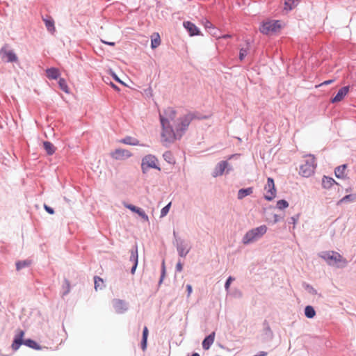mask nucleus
I'll return each instance as SVG.
<instances>
[{"label":"nucleus","instance_id":"f257e3e1","mask_svg":"<svg viewBox=\"0 0 356 356\" xmlns=\"http://www.w3.org/2000/svg\"><path fill=\"white\" fill-rule=\"evenodd\" d=\"M176 115V111L171 107L165 108L163 113H159L162 127L161 138L163 143H172L175 140V130L170 122L175 120Z\"/></svg>","mask_w":356,"mask_h":356},{"label":"nucleus","instance_id":"f03ea898","mask_svg":"<svg viewBox=\"0 0 356 356\" xmlns=\"http://www.w3.org/2000/svg\"><path fill=\"white\" fill-rule=\"evenodd\" d=\"M24 335V331L22 330H17V334H15L13 343L12 348L13 350H17L19 349L21 345L24 344L25 346L31 348L34 350H40L41 346L34 340L28 339H23V337Z\"/></svg>","mask_w":356,"mask_h":356},{"label":"nucleus","instance_id":"7ed1b4c3","mask_svg":"<svg viewBox=\"0 0 356 356\" xmlns=\"http://www.w3.org/2000/svg\"><path fill=\"white\" fill-rule=\"evenodd\" d=\"M320 257L323 259L328 265L343 267L347 264V261L339 253L334 251H325L321 252Z\"/></svg>","mask_w":356,"mask_h":356},{"label":"nucleus","instance_id":"20e7f679","mask_svg":"<svg viewBox=\"0 0 356 356\" xmlns=\"http://www.w3.org/2000/svg\"><path fill=\"white\" fill-rule=\"evenodd\" d=\"M195 118L194 113H188L186 115L179 118L175 125V140L180 139L185 131L187 130L191 121Z\"/></svg>","mask_w":356,"mask_h":356},{"label":"nucleus","instance_id":"39448f33","mask_svg":"<svg viewBox=\"0 0 356 356\" xmlns=\"http://www.w3.org/2000/svg\"><path fill=\"white\" fill-rule=\"evenodd\" d=\"M267 229V227L265 225H262L249 230L242 238L243 243L248 245L255 242L266 233Z\"/></svg>","mask_w":356,"mask_h":356},{"label":"nucleus","instance_id":"423d86ee","mask_svg":"<svg viewBox=\"0 0 356 356\" xmlns=\"http://www.w3.org/2000/svg\"><path fill=\"white\" fill-rule=\"evenodd\" d=\"M316 167L315 157L313 155H308L305 163L300 167V174L305 177H309L314 173Z\"/></svg>","mask_w":356,"mask_h":356},{"label":"nucleus","instance_id":"0eeeda50","mask_svg":"<svg viewBox=\"0 0 356 356\" xmlns=\"http://www.w3.org/2000/svg\"><path fill=\"white\" fill-rule=\"evenodd\" d=\"M159 160L152 154L145 156L141 161V170L143 174H146L149 168L161 170V168L158 165Z\"/></svg>","mask_w":356,"mask_h":356},{"label":"nucleus","instance_id":"6e6552de","mask_svg":"<svg viewBox=\"0 0 356 356\" xmlns=\"http://www.w3.org/2000/svg\"><path fill=\"white\" fill-rule=\"evenodd\" d=\"M280 29V21L278 20H267L263 22L259 30L261 33L265 35H271L276 33Z\"/></svg>","mask_w":356,"mask_h":356},{"label":"nucleus","instance_id":"1a4fd4ad","mask_svg":"<svg viewBox=\"0 0 356 356\" xmlns=\"http://www.w3.org/2000/svg\"><path fill=\"white\" fill-rule=\"evenodd\" d=\"M175 241L173 244L176 246L178 254L181 257H185L191 250V246L184 240L177 237L175 231L173 232Z\"/></svg>","mask_w":356,"mask_h":356},{"label":"nucleus","instance_id":"9d476101","mask_svg":"<svg viewBox=\"0 0 356 356\" xmlns=\"http://www.w3.org/2000/svg\"><path fill=\"white\" fill-rule=\"evenodd\" d=\"M232 170V166L227 161H222L216 165L212 175L213 177H217L222 175L224 172L227 174Z\"/></svg>","mask_w":356,"mask_h":356},{"label":"nucleus","instance_id":"9b49d317","mask_svg":"<svg viewBox=\"0 0 356 356\" xmlns=\"http://www.w3.org/2000/svg\"><path fill=\"white\" fill-rule=\"evenodd\" d=\"M266 193L264 195L265 200L268 201L273 200L276 196V188L274 180L271 177L267 179V183L264 187Z\"/></svg>","mask_w":356,"mask_h":356},{"label":"nucleus","instance_id":"f8f14e48","mask_svg":"<svg viewBox=\"0 0 356 356\" xmlns=\"http://www.w3.org/2000/svg\"><path fill=\"white\" fill-rule=\"evenodd\" d=\"M0 57L8 63L17 62L18 60L17 55L13 50L7 49V44H5L0 49Z\"/></svg>","mask_w":356,"mask_h":356},{"label":"nucleus","instance_id":"ddd939ff","mask_svg":"<svg viewBox=\"0 0 356 356\" xmlns=\"http://www.w3.org/2000/svg\"><path fill=\"white\" fill-rule=\"evenodd\" d=\"M111 156L115 160H125L130 158L132 154L130 151L124 149H116L111 152Z\"/></svg>","mask_w":356,"mask_h":356},{"label":"nucleus","instance_id":"4468645a","mask_svg":"<svg viewBox=\"0 0 356 356\" xmlns=\"http://www.w3.org/2000/svg\"><path fill=\"white\" fill-rule=\"evenodd\" d=\"M113 306L118 314H122L127 310V303L120 299H114Z\"/></svg>","mask_w":356,"mask_h":356},{"label":"nucleus","instance_id":"2eb2a0df","mask_svg":"<svg viewBox=\"0 0 356 356\" xmlns=\"http://www.w3.org/2000/svg\"><path fill=\"white\" fill-rule=\"evenodd\" d=\"M350 87L348 86L340 88L337 95L331 99L332 103L341 102L348 93Z\"/></svg>","mask_w":356,"mask_h":356},{"label":"nucleus","instance_id":"dca6fc26","mask_svg":"<svg viewBox=\"0 0 356 356\" xmlns=\"http://www.w3.org/2000/svg\"><path fill=\"white\" fill-rule=\"evenodd\" d=\"M183 25L191 36L199 35L200 34L199 29L195 26V24L187 21L184 22Z\"/></svg>","mask_w":356,"mask_h":356},{"label":"nucleus","instance_id":"f3484780","mask_svg":"<svg viewBox=\"0 0 356 356\" xmlns=\"http://www.w3.org/2000/svg\"><path fill=\"white\" fill-rule=\"evenodd\" d=\"M125 207L138 214V216H140L145 221L149 220L148 216L141 208L137 207L133 204H125Z\"/></svg>","mask_w":356,"mask_h":356},{"label":"nucleus","instance_id":"a211bd4d","mask_svg":"<svg viewBox=\"0 0 356 356\" xmlns=\"http://www.w3.org/2000/svg\"><path fill=\"white\" fill-rule=\"evenodd\" d=\"M264 330H263V336L265 340L270 341L273 338V332L270 329L269 323L267 321H264Z\"/></svg>","mask_w":356,"mask_h":356},{"label":"nucleus","instance_id":"6ab92c4d","mask_svg":"<svg viewBox=\"0 0 356 356\" xmlns=\"http://www.w3.org/2000/svg\"><path fill=\"white\" fill-rule=\"evenodd\" d=\"M215 339V332H211L202 341V348L204 350H209L213 343Z\"/></svg>","mask_w":356,"mask_h":356},{"label":"nucleus","instance_id":"aec40b11","mask_svg":"<svg viewBox=\"0 0 356 356\" xmlns=\"http://www.w3.org/2000/svg\"><path fill=\"white\" fill-rule=\"evenodd\" d=\"M334 184H338L335 180L327 176H323L322 179V186L325 189L330 188Z\"/></svg>","mask_w":356,"mask_h":356},{"label":"nucleus","instance_id":"412c9836","mask_svg":"<svg viewBox=\"0 0 356 356\" xmlns=\"http://www.w3.org/2000/svg\"><path fill=\"white\" fill-rule=\"evenodd\" d=\"M47 76L49 79H57L60 76V72L57 68L51 67L46 70Z\"/></svg>","mask_w":356,"mask_h":356},{"label":"nucleus","instance_id":"4be33fe9","mask_svg":"<svg viewBox=\"0 0 356 356\" xmlns=\"http://www.w3.org/2000/svg\"><path fill=\"white\" fill-rule=\"evenodd\" d=\"M120 143L126 144V145H133V146H136V145H140L139 140L136 138L131 137V136H126L125 138L120 140Z\"/></svg>","mask_w":356,"mask_h":356},{"label":"nucleus","instance_id":"5701e85b","mask_svg":"<svg viewBox=\"0 0 356 356\" xmlns=\"http://www.w3.org/2000/svg\"><path fill=\"white\" fill-rule=\"evenodd\" d=\"M129 261L133 262V264L138 263V246L136 244L130 250Z\"/></svg>","mask_w":356,"mask_h":356},{"label":"nucleus","instance_id":"b1692460","mask_svg":"<svg viewBox=\"0 0 356 356\" xmlns=\"http://www.w3.org/2000/svg\"><path fill=\"white\" fill-rule=\"evenodd\" d=\"M253 193V188L248 187L246 188H241L238 192V199L242 200L245 197L251 195Z\"/></svg>","mask_w":356,"mask_h":356},{"label":"nucleus","instance_id":"393cba45","mask_svg":"<svg viewBox=\"0 0 356 356\" xmlns=\"http://www.w3.org/2000/svg\"><path fill=\"white\" fill-rule=\"evenodd\" d=\"M43 147L48 155H52L55 153L56 147L49 141H44L43 143Z\"/></svg>","mask_w":356,"mask_h":356},{"label":"nucleus","instance_id":"a878e982","mask_svg":"<svg viewBox=\"0 0 356 356\" xmlns=\"http://www.w3.org/2000/svg\"><path fill=\"white\" fill-rule=\"evenodd\" d=\"M147 337H148V329L146 326H145L143 328V337H142V340H141V348L143 350H145L147 348Z\"/></svg>","mask_w":356,"mask_h":356},{"label":"nucleus","instance_id":"bb28decb","mask_svg":"<svg viewBox=\"0 0 356 356\" xmlns=\"http://www.w3.org/2000/svg\"><path fill=\"white\" fill-rule=\"evenodd\" d=\"M161 44V39L158 33H154L152 36L151 47L155 49L158 47Z\"/></svg>","mask_w":356,"mask_h":356},{"label":"nucleus","instance_id":"cd10ccee","mask_svg":"<svg viewBox=\"0 0 356 356\" xmlns=\"http://www.w3.org/2000/svg\"><path fill=\"white\" fill-rule=\"evenodd\" d=\"M44 22L48 31H49L51 33H54L56 31L54 21L52 19H44Z\"/></svg>","mask_w":356,"mask_h":356},{"label":"nucleus","instance_id":"c85d7f7f","mask_svg":"<svg viewBox=\"0 0 356 356\" xmlns=\"http://www.w3.org/2000/svg\"><path fill=\"white\" fill-rule=\"evenodd\" d=\"M346 167L347 165L343 164L335 168L334 173L337 178H343L344 177V172Z\"/></svg>","mask_w":356,"mask_h":356},{"label":"nucleus","instance_id":"c756f323","mask_svg":"<svg viewBox=\"0 0 356 356\" xmlns=\"http://www.w3.org/2000/svg\"><path fill=\"white\" fill-rule=\"evenodd\" d=\"M305 315L308 318H312L316 315V311L314 308L311 305H307L305 308Z\"/></svg>","mask_w":356,"mask_h":356},{"label":"nucleus","instance_id":"7c9ffc66","mask_svg":"<svg viewBox=\"0 0 356 356\" xmlns=\"http://www.w3.org/2000/svg\"><path fill=\"white\" fill-rule=\"evenodd\" d=\"M300 0H284V9L286 10H292Z\"/></svg>","mask_w":356,"mask_h":356},{"label":"nucleus","instance_id":"2f4dec72","mask_svg":"<svg viewBox=\"0 0 356 356\" xmlns=\"http://www.w3.org/2000/svg\"><path fill=\"white\" fill-rule=\"evenodd\" d=\"M31 264V261L29 260L18 261L16 262L17 270H20L26 267H28Z\"/></svg>","mask_w":356,"mask_h":356},{"label":"nucleus","instance_id":"473e14b6","mask_svg":"<svg viewBox=\"0 0 356 356\" xmlns=\"http://www.w3.org/2000/svg\"><path fill=\"white\" fill-rule=\"evenodd\" d=\"M356 200V195L355 194H350L345 195L343 198H341L339 204L343 203V202H354Z\"/></svg>","mask_w":356,"mask_h":356},{"label":"nucleus","instance_id":"72a5a7b5","mask_svg":"<svg viewBox=\"0 0 356 356\" xmlns=\"http://www.w3.org/2000/svg\"><path fill=\"white\" fill-rule=\"evenodd\" d=\"M303 288L310 294L316 295L317 291L309 284L303 282L302 283Z\"/></svg>","mask_w":356,"mask_h":356},{"label":"nucleus","instance_id":"f704fd0d","mask_svg":"<svg viewBox=\"0 0 356 356\" xmlns=\"http://www.w3.org/2000/svg\"><path fill=\"white\" fill-rule=\"evenodd\" d=\"M163 157L164 160L166 162H168V163L171 164L175 162L172 154L170 151H167V152H164V154H163Z\"/></svg>","mask_w":356,"mask_h":356},{"label":"nucleus","instance_id":"c9c22d12","mask_svg":"<svg viewBox=\"0 0 356 356\" xmlns=\"http://www.w3.org/2000/svg\"><path fill=\"white\" fill-rule=\"evenodd\" d=\"M58 85L60 88L64 91L65 92H68V86L67 85V83L65 80L63 78H60L58 81Z\"/></svg>","mask_w":356,"mask_h":356},{"label":"nucleus","instance_id":"e433bc0d","mask_svg":"<svg viewBox=\"0 0 356 356\" xmlns=\"http://www.w3.org/2000/svg\"><path fill=\"white\" fill-rule=\"evenodd\" d=\"M289 207V203L285 200H281L277 202V208L282 210L284 209H286Z\"/></svg>","mask_w":356,"mask_h":356},{"label":"nucleus","instance_id":"4c0bfd02","mask_svg":"<svg viewBox=\"0 0 356 356\" xmlns=\"http://www.w3.org/2000/svg\"><path fill=\"white\" fill-rule=\"evenodd\" d=\"M165 277V261L164 260L162 261L161 264V277L159 281V285H161L163 282L164 278Z\"/></svg>","mask_w":356,"mask_h":356},{"label":"nucleus","instance_id":"58836bf2","mask_svg":"<svg viewBox=\"0 0 356 356\" xmlns=\"http://www.w3.org/2000/svg\"><path fill=\"white\" fill-rule=\"evenodd\" d=\"M63 287L64 289V291L63 292V296H65L68 294L70 291V284L67 280H65Z\"/></svg>","mask_w":356,"mask_h":356},{"label":"nucleus","instance_id":"ea45409f","mask_svg":"<svg viewBox=\"0 0 356 356\" xmlns=\"http://www.w3.org/2000/svg\"><path fill=\"white\" fill-rule=\"evenodd\" d=\"M94 280H95V290H98V289H102V286H100V284H103V280L102 278H100L98 276H95L94 277Z\"/></svg>","mask_w":356,"mask_h":356},{"label":"nucleus","instance_id":"a19ab883","mask_svg":"<svg viewBox=\"0 0 356 356\" xmlns=\"http://www.w3.org/2000/svg\"><path fill=\"white\" fill-rule=\"evenodd\" d=\"M170 206H171V202L168 203L163 208H162V209L161 211V217H164L168 214V213L169 212Z\"/></svg>","mask_w":356,"mask_h":356},{"label":"nucleus","instance_id":"79ce46f5","mask_svg":"<svg viewBox=\"0 0 356 356\" xmlns=\"http://www.w3.org/2000/svg\"><path fill=\"white\" fill-rule=\"evenodd\" d=\"M234 280H235L234 277H233L232 276H229L227 279V280L225 282V291H227V292L229 291L230 284H231L232 282L234 281Z\"/></svg>","mask_w":356,"mask_h":356},{"label":"nucleus","instance_id":"37998d69","mask_svg":"<svg viewBox=\"0 0 356 356\" xmlns=\"http://www.w3.org/2000/svg\"><path fill=\"white\" fill-rule=\"evenodd\" d=\"M248 54V49L241 48L239 52V59L243 60Z\"/></svg>","mask_w":356,"mask_h":356},{"label":"nucleus","instance_id":"c03bdc74","mask_svg":"<svg viewBox=\"0 0 356 356\" xmlns=\"http://www.w3.org/2000/svg\"><path fill=\"white\" fill-rule=\"evenodd\" d=\"M299 214L295 215L290 218L289 223H291L293 225V228H295V225L296 224L297 221L299 219Z\"/></svg>","mask_w":356,"mask_h":356},{"label":"nucleus","instance_id":"a18cd8bd","mask_svg":"<svg viewBox=\"0 0 356 356\" xmlns=\"http://www.w3.org/2000/svg\"><path fill=\"white\" fill-rule=\"evenodd\" d=\"M204 26L207 29H209V31L211 29H212L213 31H216V29L213 26L211 22H210L209 21L206 22Z\"/></svg>","mask_w":356,"mask_h":356},{"label":"nucleus","instance_id":"49530a36","mask_svg":"<svg viewBox=\"0 0 356 356\" xmlns=\"http://www.w3.org/2000/svg\"><path fill=\"white\" fill-rule=\"evenodd\" d=\"M44 209H45V211L49 213V214H54V209L49 206H47V204H44Z\"/></svg>","mask_w":356,"mask_h":356},{"label":"nucleus","instance_id":"de8ad7c7","mask_svg":"<svg viewBox=\"0 0 356 356\" xmlns=\"http://www.w3.org/2000/svg\"><path fill=\"white\" fill-rule=\"evenodd\" d=\"M183 269V265L179 261L176 265V271L181 272Z\"/></svg>","mask_w":356,"mask_h":356},{"label":"nucleus","instance_id":"09e8293b","mask_svg":"<svg viewBox=\"0 0 356 356\" xmlns=\"http://www.w3.org/2000/svg\"><path fill=\"white\" fill-rule=\"evenodd\" d=\"M282 218L280 217L277 214L273 215V223L278 222Z\"/></svg>","mask_w":356,"mask_h":356},{"label":"nucleus","instance_id":"8fccbe9b","mask_svg":"<svg viewBox=\"0 0 356 356\" xmlns=\"http://www.w3.org/2000/svg\"><path fill=\"white\" fill-rule=\"evenodd\" d=\"M186 291H187V296L188 297L191 296V293H192V286L191 284H187L186 285Z\"/></svg>","mask_w":356,"mask_h":356},{"label":"nucleus","instance_id":"3c124183","mask_svg":"<svg viewBox=\"0 0 356 356\" xmlns=\"http://www.w3.org/2000/svg\"><path fill=\"white\" fill-rule=\"evenodd\" d=\"M218 30L217 29H216V31H213L212 29H211V30L209 31V33H210L212 35H213V36L216 37L217 38H219V37H220V35H218L217 34V33H218Z\"/></svg>","mask_w":356,"mask_h":356},{"label":"nucleus","instance_id":"603ef678","mask_svg":"<svg viewBox=\"0 0 356 356\" xmlns=\"http://www.w3.org/2000/svg\"><path fill=\"white\" fill-rule=\"evenodd\" d=\"M101 42L104 44H108L109 46H115V43L113 42H107V41H105L104 40H101Z\"/></svg>","mask_w":356,"mask_h":356},{"label":"nucleus","instance_id":"864d4df0","mask_svg":"<svg viewBox=\"0 0 356 356\" xmlns=\"http://www.w3.org/2000/svg\"><path fill=\"white\" fill-rule=\"evenodd\" d=\"M138 264H133V266L131 268V273L134 274L137 268Z\"/></svg>","mask_w":356,"mask_h":356},{"label":"nucleus","instance_id":"5fc2aeb1","mask_svg":"<svg viewBox=\"0 0 356 356\" xmlns=\"http://www.w3.org/2000/svg\"><path fill=\"white\" fill-rule=\"evenodd\" d=\"M334 81L330 79V80H327V81H325L323 83H321V85H328V84H330L331 83H332Z\"/></svg>","mask_w":356,"mask_h":356},{"label":"nucleus","instance_id":"6e6d98bb","mask_svg":"<svg viewBox=\"0 0 356 356\" xmlns=\"http://www.w3.org/2000/svg\"><path fill=\"white\" fill-rule=\"evenodd\" d=\"M231 38V35L229 34L222 35L220 37H219V38H224V39H227V38Z\"/></svg>","mask_w":356,"mask_h":356},{"label":"nucleus","instance_id":"4d7b16f0","mask_svg":"<svg viewBox=\"0 0 356 356\" xmlns=\"http://www.w3.org/2000/svg\"><path fill=\"white\" fill-rule=\"evenodd\" d=\"M114 79H115L117 81H118V82H120V83H123V82H122V81H120V79H119V78H118L115 74L114 75Z\"/></svg>","mask_w":356,"mask_h":356},{"label":"nucleus","instance_id":"13d9d810","mask_svg":"<svg viewBox=\"0 0 356 356\" xmlns=\"http://www.w3.org/2000/svg\"><path fill=\"white\" fill-rule=\"evenodd\" d=\"M111 86H112V87H113L115 90H119L118 87L117 86H115V84L111 83Z\"/></svg>","mask_w":356,"mask_h":356},{"label":"nucleus","instance_id":"bf43d9fd","mask_svg":"<svg viewBox=\"0 0 356 356\" xmlns=\"http://www.w3.org/2000/svg\"><path fill=\"white\" fill-rule=\"evenodd\" d=\"M236 156V154H232L231 156H229L228 159H232L233 157H234Z\"/></svg>","mask_w":356,"mask_h":356},{"label":"nucleus","instance_id":"052dcab7","mask_svg":"<svg viewBox=\"0 0 356 356\" xmlns=\"http://www.w3.org/2000/svg\"><path fill=\"white\" fill-rule=\"evenodd\" d=\"M191 356H200V355L197 353H193Z\"/></svg>","mask_w":356,"mask_h":356}]
</instances>
